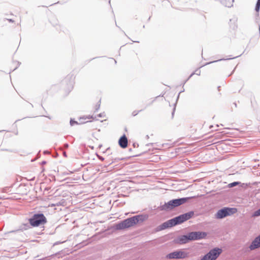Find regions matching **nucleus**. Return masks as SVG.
I'll use <instances>...</instances> for the list:
<instances>
[{
    "mask_svg": "<svg viewBox=\"0 0 260 260\" xmlns=\"http://www.w3.org/2000/svg\"><path fill=\"white\" fill-rule=\"evenodd\" d=\"M193 215V212H189L183 214H182L178 217L173 219L169 220L167 222H164L162 224V229H164L167 228L172 227L177 224H180L183 222L190 219Z\"/></svg>",
    "mask_w": 260,
    "mask_h": 260,
    "instance_id": "1",
    "label": "nucleus"
},
{
    "mask_svg": "<svg viewBox=\"0 0 260 260\" xmlns=\"http://www.w3.org/2000/svg\"><path fill=\"white\" fill-rule=\"evenodd\" d=\"M187 201L186 198H181L178 199L173 200L169 202L165 203L162 205L161 208L162 210H171L174 207H178Z\"/></svg>",
    "mask_w": 260,
    "mask_h": 260,
    "instance_id": "2",
    "label": "nucleus"
},
{
    "mask_svg": "<svg viewBox=\"0 0 260 260\" xmlns=\"http://www.w3.org/2000/svg\"><path fill=\"white\" fill-rule=\"evenodd\" d=\"M46 221V218L43 214H35L29 219L30 224L34 227L44 224Z\"/></svg>",
    "mask_w": 260,
    "mask_h": 260,
    "instance_id": "3",
    "label": "nucleus"
},
{
    "mask_svg": "<svg viewBox=\"0 0 260 260\" xmlns=\"http://www.w3.org/2000/svg\"><path fill=\"white\" fill-rule=\"evenodd\" d=\"M237 212V209L235 208H224L219 210L216 214L217 218L220 219L229 215H232Z\"/></svg>",
    "mask_w": 260,
    "mask_h": 260,
    "instance_id": "4",
    "label": "nucleus"
},
{
    "mask_svg": "<svg viewBox=\"0 0 260 260\" xmlns=\"http://www.w3.org/2000/svg\"><path fill=\"white\" fill-rule=\"evenodd\" d=\"M221 252L222 250L221 249L214 248L210 250L201 260H215Z\"/></svg>",
    "mask_w": 260,
    "mask_h": 260,
    "instance_id": "5",
    "label": "nucleus"
},
{
    "mask_svg": "<svg viewBox=\"0 0 260 260\" xmlns=\"http://www.w3.org/2000/svg\"><path fill=\"white\" fill-rule=\"evenodd\" d=\"M188 256V253L183 250H178L169 253L167 257L170 259L173 258H185Z\"/></svg>",
    "mask_w": 260,
    "mask_h": 260,
    "instance_id": "6",
    "label": "nucleus"
},
{
    "mask_svg": "<svg viewBox=\"0 0 260 260\" xmlns=\"http://www.w3.org/2000/svg\"><path fill=\"white\" fill-rule=\"evenodd\" d=\"M140 217L141 216H136L124 220L123 222L125 228L126 229L133 226L137 223L139 222Z\"/></svg>",
    "mask_w": 260,
    "mask_h": 260,
    "instance_id": "7",
    "label": "nucleus"
},
{
    "mask_svg": "<svg viewBox=\"0 0 260 260\" xmlns=\"http://www.w3.org/2000/svg\"><path fill=\"white\" fill-rule=\"evenodd\" d=\"M207 236L205 232H194L189 233V239L191 240H197L204 238Z\"/></svg>",
    "mask_w": 260,
    "mask_h": 260,
    "instance_id": "8",
    "label": "nucleus"
},
{
    "mask_svg": "<svg viewBox=\"0 0 260 260\" xmlns=\"http://www.w3.org/2000/svg\"><path fill=\"white\" fill-rule=\"evenodd\" d=\"M260 247V235L256 238L250 245L249 248L251 250L255 249Z\"/></svg>",
    "mask_w": 260,
    "mask_h": 260,
    "instance_id": "9",
    "label": "nucleus"
},
{
    "mask_svg": "<svg viewBox=\"0 0 260 260\" xmlns=\"http://www.w3.org/2000/svg\"><path fill=\"white\" fill-rule=\"evenodd\" d=\"M93 119L94 118L92 116H83L79 118V121L80 124H82L87 122L92 121Z\"/></svg>",
    "mask_w": 260,
    "mask_h": 260,
    "instance_id": "10",
    "label": "nucleus"
},
{
    "mask_svg": "<svg viewBox=\"0 0 260 260\" xmlns=\"http://www.w3.org/2000/svg\"><path fill=\"white\" fill-rule=\"evenodd\" d=\"M119 144L122 148H125L127 146V139L125 135L122 136L119 140Z\"/></svg>",
    "mask_w": 260,
    "mask_h": 260,
    "instance_id": "11",
    "label": "nucleus"
},
{
    "mask_svg": "<svg viewBox=\"0 0 260 260\" xmlns=\"http://www.w3.org/2000/svg\"><path fill=\"white\" fill-rule=\"evenodd\" d=\"M189 234L187 236H186V235L181 236L178 239L177 242L179 243V244L186 243L190 240L189 239Z\"/></svg>",
    "mask_w": 260,
    "mask_h": 260,
    "instance_id": "12",
    "label": "nucleus"
},
{
    "mask_svg": "<svg viewBox=\"0 0 260 260\" xmlns=\"http://www.w3.org/2000/svg\"><path fill=\"white\" fill-rule=\"evenodd\" d=\"M223 4L227 7H231L233 6L234 0H223Z\"/></svg>",
    "mask_w": 260,
    "mask_h": 260,
    "instance_id": "13",
    "label": "nucleus"
},
{
    "mask_svg": "<svg viewBox=\"0 0 260 260\" xmlns=\"http://www.w3.org/2000/svg\"><path fill=\"white\" fill-rule=\"evenodd\" d=\"M116 229L117 230H122L126 229L125 226H124V222L123 221L117 224L116 225Z\"/></svg>",
    "mask_w": 260,
    "mask_h": 260,
    "instance_id": "14",
    "label": "nucleus"
},
{
    "mask_svg": "<svg viewBox=\"0 0 260 260\" xmlns=\"http://www.w3.org/2000/svg\"><path fill=\"white\" fill-rule=\"evenodd\" d=\"M260 8V1L257 0L256 6H255V10L258 12Z\"/></svg>",
    "mask_w": 260,
    "mask_h": 260,
    "instance_id": "15",
    "label": "nucleus"
},
{
    "mask_svg": "<svg viewBox=\"0 0 260 260\" xmlns=\"http://www.w3.org/2000/svg\"><path fill=\"white\" fill-rule=\"evenodd\" d=\"M260 215V209L257 211H256L254 213V216H258Z\"/></svg>",
    "mask_w": 260,
    "mask_h": 260,
    "instance_id": "16",
    "label": "nucleus"
},
{
    "mask_svg": "<svg viewBox=\"0 0 260 260\" xmlns=\"http://www.w3.org/2000/svg\"><path fill=\"white\" fill-rule=\"evenodd\" d=\"M238 184H239V182H233V183L230 184V186L231 187H233V186H235L238 185Z\"/></svg>",
    "mask_w": 260,
    "mask_h": 260,
    "instance_id": "17",
    "label": "nucleus"
},
{
    "mask_svg": "<svg viewBox=\"0 0 260 260\" xmlns=\"http://www.w3.org/2000/svg\"><path fill=\"white\" fill-rule=\"evenodd\" d=\"M70 123L72 125H73L75 124H77V122L73 120H71Z\"/></svg>",
    "mask_w": 260,
    "mask_h": 260,
    "instance_id": "18",
    "label": "nucleus"
},
{
    "mask_svg": "<svg viewBox=\"0 0 260 260\" xmlns=\"http://www.w3.org/2000/svg\"><path fill=\"white\" fill-rule=\"evenodd\" d=\"M9 21L10 22H13V21H12L11 19L9 20Z\"/></svg>",
    "mask_w": 260,
    "mask_h": 260,
    "instance_id": "19",
    "label": "nucleus"
}]
</instances>
